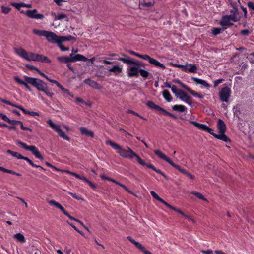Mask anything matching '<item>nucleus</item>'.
I'll use <instances>...</instances> for the list:
<instances>
[{"mask_svg": "<svg viewBox=\"0 0 254 254\" xmlns=\"http://www.w3.org/2000/svg\"><path fill=\"white\" fill-rule=\"evenodd\" d=\"M126 58H119V61L123 62L124 63L127 65H130L127 69V76L129 77L135 76L138 77L139 75V70L141 66V63L138 61H135L133 59L128 56H127L125 54H122Z\"/></svg>", "mask_w": 254, "mask_h": 254, "instance_id": "nucleus-1", "label": "nucleus"}, {"mask_svg": "<svg viewBox=\"0 0 254 254\" xmlns=\"http://www.w3.org/2000/svg\"><path fill=\"white\" fill-rule=\"evenodd\" d=\"M24 79L26 80L29 84L35 87L38 91L44 92L47 96L52 98L54 93L48 87L47 84L42 80L27 76H24Z\"/></svg>", "mask_w": 254, "mask_h": 254, "instance_id": "nucleus-2", "label": "nucleus"}, {"mask_svg": "<svg viewBox=\"0 0 254 254\" xmlns=\"http://www.w3.org/2000/svg\"><path fill=\"white\" fill-rule=\"evenodd\" d=\"M127 152L126 153L125 155L127 157H123L125 158H128L130 159H132L134 157H135L137 162L142 166H146L147 168H150L157 172L158 174H160L162 176H163L164 178L166 180L168 179L167 176L160 170L157 169L155 167H154L153 165L150 163H146L131 148L129 147H127Z\"/></svg>", "mask_w": 254, "mask_h": 254, "instance_id": "nucleus-3", "label": "nucleus"}, {"mask_svg": "<svg viewBox=\"0 0 254 254\" xmlns=\"http://www.w3.org/2000/svg\"><path fill=\"white\" fill-rule=\"evenodd\" d=\"M190 123L193 125L195 126L197 128L202 131H204L209 133L213 135L215 138L222 140L226 143L230 142L229 138L225 134V133H220V134H216L213 132V130L209 128L207 125L205 124H200L195 121H190Z\"/></svg>", "mask_w": 254, "mask_h": 254, "instance_id": "nucleus-4", "label": "nucleus"}, {"mask_svg": "<svg viewBox=\"0 0 254 254\" xmlns=\"http://www.w3.org/2000/svg\"><path fill=\"white\" fill-rule=\"evenodd\" d=\"M155 154L161 159H162L167 163H168L170 165H171L172 166L174 167L175 168L178 170L179 171L182 172V173L187 175L188 173V172H187L185 169L182 168L180 166L176 165L175 164L171 159H170L169 157H168L166 155H165L164 153H163L160 150H154Z\"/></svg>", "mask_w": 254, "mask_h": 254, "instance_id": "nucleus-5", "label": "nucleus"}, {"mask_svg": "<svg viewBox=\"0 0 254 254\" xmlns=\"http://www.w3.org/2000/svg\"><path fill=\"white\" fill-rule=\"evenodd\" d=\"M16 144L25 150H29L32 152V154L37 158L43 160V157L41 154L40 152L37 148L34 145L28 146L26 143L18 140L16 142Z\"/></svg>", "mask_w": 254, "mask_h": 254, "instance_id": "nucleus-6", "label": "nucleus"}, {"mask_svg": "<svg viewBox=\"0 0 254 254\" xmlns=\"http://www.w3.org/2000/svg\"><path fill=\"white\" fill-rule=\"evenodd\" d=\"M146 105L148 107H149L150 109L155 110L158 111V113L160 114H162L164 115H168V116H169L171 117L174 118L175 119L176 118V117L174 115L168 112V111L165 110L164 109H163V108H161V107H160L159 106L155 104L153 101H148L146 102Z\"/></svg>", "mask_w": 254, "mask_h": 254, "instance_id": "nucleus-7", "label": "nucleus"}, {"mask_svg": "<svg viewBox=\"0 0 254 254\" xmlns=\"http://www.w3.org/2000/svg\"><path fill=\"white\" fill-rule=\"evenodd\" d=\"M48 125L50 127L54 130L56 132H57L59 135V136L66 140L69 141L70 140L69 137H68L61 128V127L60 125L55 124L54 123L51 119L48 120L47 121Z\"/></svg>", "mask_w": 254, "mask_h": 254, "instance_id": "nucleus-8", "label": "nucleus"}, {"mask_svg": "<svg viewBox=\"0 0 254 254\" xmlns=\"http://www.w3.org/2000/svg\"><path fill=\"white\" fill-rule=\"evenodd\" d=\"M27 60L41 62L47 63H50L51 62V61L46 56L41 54H35L32 52H31Z\"/></svg>", "mask_w": 254, "mask_h": 254, "instance_id": "nucleus-9", "label": "nucleus"}, {"mask_svg": "<svg viewBox=\"0 0 254 254\" xmlns=\"http://www.w3.org/2000/svg\"><path fill=\"white\" fill-rule=\"evenodd\" d=\"M231 94V90L226 86L222 88L219 92V98L221 101L228 102Z\"/></svg>", "mask_w": 254, "mask_h": 254, "instance_id": "nucleus-10", "label": "nucleus"}, {"mask_svg": "<svg viewBox=\"0 0 254 254\" xmlns=\"http://www.w3.org/2000/svg\"><path fill=\"white\" fill-rule=\"evenodd\" d=\"M106 144L110 145L114 149L117 150V153L119 154L121 157H127L125 155L127 152V149L123 148L119 144L112 141L111 140H107L106 141Z\"/></svg>", "mask_w": 254, "mask_h": 254, "instance_id": "nucleus-11", "label": "nucleus"}, {"mask_svg": "<svg viewBox=\"0 0 254 254\" xmlns=\"http://www.w3.org/2000/svg\"><path fill=\"white\" fill-rule=\"evenodd\" d=\"M45 37L49 43L57 44L61 43V36L57 35L53 32L48 31Z\"/></svg>", "mask_w": 254, "mask_h": 254, "instance_id": "nucleus-12", "label": "nucleus"}, {"mask_svg": "<svg viewBox=\"0 0 254 254\" xmlns=\"http://www.w3.org/2000/svg\"><path fill=\"white\" fill-rule=\"evenodd\" d=\"M176 97L187 103L189 105L192 106V103L191 101V97L189 96L185 91L179 90V92L178 93Z\"/></svg>", "mask_w": 254, "mask_h": 254, "instance_id": "nucleus-13", "label": "nucleus"}, {"mask_svg": "<svg viewBox=\"0 0 254 254\" xmlns=\"http://www.w3.org/2000/svg\"><path fill=\"white\" fill-rule=\"evenodd\" d=\"M127 238L128 241H129L131 243L133 244L137 248L140 250L145 254H153L150 251L146 250V249L142 245L135 241L133 239H132L131 237L127 236Z\"/></svg>", "mask_w": 254, "mask_h": 254, "instance_id": "nucleus-14", "label": "nucleus"}, {"mask_svg": "<svg viewBox=\"0 0 254 254\" xmlns=\"http://www.w3.org/2000/svg\"><path fill=\"white\" fill-rule=\"evenodd\" d=\"M37 11L36 9L33 10H27L26 12V15L31 18H35L36 19H42L44 18V15L41 14H38Z\"/></svg>", "mask_w": 254, "mask_h": 254, "instance_id": "nucleus-15", "label": "nucleus"}, {"mask_svg": "<svg viewBox=\"0 0 254 254\" xmlns=\"http://www.w3.org/2000/svg\"><path fill=\"white\" fill-rule=\"evenodd\" d=\"M14 51L15 53L21 57L28 60L29 56L31 52H28L26 50H25L23 48H14Z\"/></svg>", "mask_w": 254, "mask_h": 254, "instance_id": "nucleus-16", "label": "nucleus"}, {"mask_svg": "<svg viewBox=\"0 0 254 254\" xmlns=\"http://www.w3.org/2000/svg\"><path fill=\"white\" fill-rule=\"evenodd\" d=\"M84 82L92 87V88L95 89H101L102 88V86L100 84L97 83V82L92 80L90 79H86L84 80Z\"/></svg>", "mask_w": 254, "mask_h": 254, "instance_id": "nucleus-17", "label": "nucleus"}, {"mask_svg": "<svg viewBox=\"0 0 254 254\" xmlns=\"http://www.w3.org/2000/svg\"><path fill=\"white\" fill-rule=\"evenodd\" d=\"M70 56H71V62H74L76 61H86L88 59L85 56L81 54H77L75 56H73V53H71Z\"/></svg>", "mask_w": 254, "mask_h": 254, "instance_id": "nucleus-18", "label": "nucleus"}, {"mask_svg": "<svg viewBox=\"0 0 254 254\" xmlns=\"http://www.w3.org/2000/svg\"><path fill=\"white\" fill-rule=\"evenodd\" d=\"M13 78L15 81L18 84L24 85L28 90L29 91H31V89L28 85L29 84L26 80H22L18 76H14Z\"/></svg>", "mask_w": 254, "mask_h": 254, "instance_id": "nucleus-19", "label": "nucleus"}, {"mask_svg": "<svg viewBox=\"0 0 254 254\" xmlns=\"http://www.w3.org/2000/svg\"><path fill=\"white\" fill-rule=\"evenodd\" d=\"M48 203L50 205H54L57 208H59L64 215L67 214V212L64 209V208L58 202H56L54 200H50Z\"/></svg>", "mask_w": 254, "mask_h": 254, "instance_id": "nucleus-20", "label": "nucleus"}, {"mask_svg": "<svg viewBox=\"0 0 254 254\" xmlns=\"http://www.w3.org/2000/svg\"><path fill=\"white\" fill-rule=\"evenodd\" d=\"M48 203L50 205H54L57 208H59L64 215L67 214V212L64 209V208L58 202H56L54 200H50Z\"/></svg>", "mask_w": 254, "mask_h": 254, "instance_id": "nucleus-21", "label": "nucleus"}, {"mask_svg": "<svg viewBox=\"0 0 254 254\" xmlns=\"http://www.w3.org/2000/svg\"><path fill=\"white\" fill-rule=\"evenodd\" d=\"M228 15L222 16L221 20L220 21L219 24L222 26H232L233 23L231 22L230 19L228 18Z\"/></svg>", "mask_w": 254, "mask_h": 254, "instance_id": "nucleus-22", "label": "nucleus"}, {"mask_svg": "<svg viewBox=\"0 0 254 254\" xmlns=\"http://www.w3.org/2000/svg\"><path fill=\"white\" fill-rule=\"evenodd\" d=\"M217 127L219 133H225L226 127V125L223 120L221 119L218 120Z\"/></svg>", "mask_w": 254, "mask_h": 254, "instance_id": "nucleus-23", "label": "nucleus"}, {"mask_svg": "<svg viewBox=\"0 0 254 254\" xmlns=\"http://www.w3.org/2000/svg\"><path fill=\"white\" fill-rule=\"evenodd\" d=\"M185 72H189L191 73H196L197 72V67L193 64H187L185 65Z\"/></svg>", "mask_w": 254, "mask_h": 254, "instance_id": "nucleus-24", "label": "nucleus"}, {"mask_svg": "<svg viewBox=\"0 0 254 254\" xmlns=\"http://www.w3.org/2000/svg\"><path fill=\"white\" fill-rule=\"evenodd\" d=\"M79 129L82 134L85 135L87 136H90L92 138L94 137V134L93 131L89 130L84 127H81Z\"/></svg>", "mask_w": 254, "mask_h": 254, "instance_id": "nucleus-25", "label": "nucleus"}, {"mask_svg": "<svg viewBox=\"0 0 254 254\" xmlns=\"http://www.w3.org/2000/svg\"><path fill=\"white\" fill-rule=\"evenodd\" d=\"M149 63L150 64H153V65H154L155 66L159 67H160V68H161L162 69H165L166 68V67H165V66L164 64H162L159 61H158L156 59H153L152 58H151V59L149 61Z\"/></svg>", "mask_w": 254, "mask_h": 254, "instance_id": "nucleus-26", "label": "nucleus"}, {"mask_svg": "<svg viewBox=\"0 0 254 254\" xmlns=\"http://www.w3.org/2000/svg\"><path fill=\"white\" fill-rule=\"evenodd\" d=\"M172 109L179 112H184L187 110V107L182 105H175L172 106Z\"/></svg>", "mask_w": 254, "mask_h": 254, "instance_id": "nucleus-27", "label": "nucleus"}, {"mask_svg": "<svg viewBox=\"0 0 254 254\" xmlns=\"http://www.w3.org/2000/svg\"><path fill=\"white\" fill-rule=\"evenodd\" d=\"M13 238L17 240L18 242L24 243L25 242V238L23 234L18 233L13 235Z\"/></svg>", "mask_w": 254, "mask_h": 254, "instance_id": "nucleus-28", "label": "nucleus"}, {"mask_svg": "<svg viewBox=\"0 0 254 254\" xmlns=\"http://www.w3.org/2000/svg\"><path fill=\"white\" fill-rule=\"evenodd\" d=\"M150 193L154 198L159 201L160 202L164 204L165 206H166L167 204H168L167 202H166L164 200L160 197L155 191L152 190L150 191Z\"/></svg>", "mask_w": 254, "mask_h": 254, "instance_id": "nucleus-29", "label": "nucleus"}, {"mask_svg": "<svg viewBox=\"0 0 254 254\" xmlns=\"http://www.w3.org/2000/svg\"><path fill=\"white\" fill-rule=\"evenodd\" d=\"M58 61L62 63H68L71 62V56L70 57L66 56H61L57 58Z\"/></svg>", "mask_w": 254, "mask_h": 254, "instance_id": "nucleus-30", "label": "nucleus"}, {"mask_svg": "<svg viewBox=\"0 0 254 254\" xmlns=\"http://www.w3.org/2000/svg\"><path fill=\"white\" fill-rule=\"evenodd\" d=\"M162 95L164 99L167 101V102H171L172 100V98L171 96V95L169 91L167 90H164L163 91Z\"/></svg>", "mask_w": 254, "mask_h": 254, "instance_id": "nucleus-31", "label": "nucleus"}, {"mask_svg": "<svg viewBox=\"0 0 254 254\" xmlns=\"http://www.w3.org/2000/svg\"><path fill=\"white\" fill-rule=\"evenodd\" d=\"M47 32V30H38L35 29L33 30V32L35 34L44 37H46Z\"/></svg>", "mask_w": 254, "mask_h": 254, "instance_id": "nucleus-32", "label": "nucleus"}, {"mask_svg": "<svg viewBox=\"0 0 254 254\" xmlns=\"http://www.w3.org/2000/svg\"><path fill=\"white\" fill-rule=\"evenodd\" d=\"M79 179L82 180L87 182L93 189H96L97 187V186L95 184H93L92 182H91L89 180L83 176H80Z\"/></svg>", "mask_w": 254, "mask_h": 254, "instance_id": "nucleus-33", "label": "nucleus"}, {"mask_svg": "<svg viewBox=\"0 0 254 254\" xmlns=\"http://www.w3.org/2000/svg\"><path fill=\"white\" fill-rule=\"evenodd\" d=\"M191 193L194 195L198 198L204 200L205 201H208L207 199L204 197V196L201 193L195 191L191 192Z\"/></svg>", "mask_w": 254, "mask_h": 254, "instance_id": "nucleus-34", "label": "nucleus"}, {"mask_svg": "<svg viewBox=\"0 0 254 254\" xmlns=\"http://www.w3.org/2000/svg\"><path fill=\"white\" fill-rule=\"evenodd\" d=\"M22 159H23V160L26 161L32 167H36V168H40L41 169L44 170V169L42 167H41V166L37 165L36 164H34L33 162L30 159H29L28 157H27L23 156Z\"/></svg>", "mask_w": 254, "mask_h": 254, "instance_id": "nucleus-35", "label": "nucleus"}, {"mask_svg": "<svg viewBox=\"0 0 254 254\" xmlns=\"http://www.w3.org/2000/svg\"><path fill=\"white\" fill-rule=\"evenodd\" d=\"M21 111L25 114H27L29 115H30L31 116L34 117L36 116H39V113L36 112L34 111H29L27 110H26L24 108H22Z\"/></svg>", "mask_w": 254, "mask_h": 254, "instance_id": "nucleus-36", "label": "nucleus"}, {"mask_svg": "<svg viewBox=\"0 0 254 254\" xmlns=\"http://www.w3.org/2000/svg\"><path fill=\"white\" fill-rule=\"evenodd\" d=\"M7 152L8 154H11L13 157H16V158H17L18 159H22V157L23 156L22 155H21L20 154L18 153V152H13V151H11V150H8L7 151Z\"/></svg>", "mask_w": 254, "mask_h": 254, "instance_id": "nucleus-37", "label": "nucleus"}, {"mask_svg": "<svg viewBox=\"0 0 254 254\" xmlns=\"http://www.w3.org/2000/svg\"><path fill=\"white\" fill-rule=\"evenodd\" d=\"M166 206L168 208L176 211V212L180 214L184 217L185 215V214L183 211H182L181 210L178 209L174 206H172V205H170L169 203H168Z\"/></svg>", "mask_w": 254, "mask_h": 254, "instance_id": "nucleus-38", "label": "nucleus"}, {"mask_svg": "<svg viewBox=\"0 0 254 254\" xmlns=\"http://www.w3.org/2000/svg\"><path fill=\"white\" fill-rule=\"evenodd\" d=\"M52 15L55 17V20H61L65 18H68L67 15L64 13H61L56 15L55 13H53Z\"/></svg>", "mask_w": 254, "mask_h": 254, "instance_id": "nucleus-39", "label": "nucleus"}, {"mask_svg": "<svg viewBox=\"0 0 254 254\" xmlns=\"http://www.w3.org/2000/svg\"><path fill=\"white\" fill-rule=\"evenodd\" d=\"M109 71L111 72L121 73L122 71V68L119 66L118 65H115L111 68L109 69Z\"/></svg>", "mask_w": 254, "mask_h": 254, "instance_id": "nucleus-40", "label": "nucleus"}, {"mask_svg": "<svg viewBox=\"0 0 254 254\" xmlns=\"http://www.w3.org/2000/svg\"><path fill=\"white\" fill-rule=\"evenodd\" d=\"M228 18L231 21L236 22L240 20V17L236 16V15H228Z\"/></svg>", "mask_w": 254, "mask_h": 254, "instance_id": "nucleus-41", "label": "nucleus"}, {"mask_svg": "<svg viewBox=\"0 0 254 254\" xmlns=\"http://www.w3.org/2000/svg\"><path fill=\"white\" fill-rule=\"evenodd\" d=\"M226 28H214L212 30V33L214 35H217L220 34L222 31H224Z\"/></svg>", "mask_w": 254, "mask_h": 254, "instance_id": "nucleus-42", "label": "nucleus"}, {"mask_svg": "<svg viewBox=\"0 0 254 254\" xmlns=\"http://www.w3.org/2000/svg\"><path fill=\"white\" fill-rule=\"evenodd\" d=\"M60 39H61V43H62L63 42H64L66 41H69V40H71L73 39H75L74 37L71 35H69L67 36H61Z\"/></svg>", "mask_w": 254, "mask_h": 254, "instance_id": "nucleus-43", "label": "nucleus"}, {"mask_svg": "<svg viewBox=\"0 0 254 254\" xmlns=\"http://www.w3.org/2000/svg\"><path fill=\"white\" fill-rule=\"evenodd\" d=\"M139 73H140V75L144 78L148 77L149 74V73L148 71L141 68H140L139 70Z\"/></svg>", "mask_w": 254, "mask_h": 254, "instance_id": "nucleus-44", "label": "nucleus"}, {"mask_svg": "<svg viewBox=\"0 0 254 254\" xmlns=\"http://www.w3.org/2000/svg\"><path fill=\"white\" fill-rule=\"evenodd\" d=\"M175 82L176 83H178L179 85H180L183 88H184V89H186L189 92H190V90H191V89L190 88L188 87L185 84L182 83L180 80H176Z\"/></svg>", "mask_w": 254, "mask_h": 254, "instance_id": "nucleus-45", "label": "nucleus"}, {"mask_svg": "<svg viewBox=\"0 0 254 254\" xmlns=\"http://www.w3.org/2000/svg\"><path fill=\"white\" fill-rule=\"evenodd\" d=\"M190 93L191 94H192L193 96L196 97H198L200 99L203 98L204 97L203 95L200 94V93L196 92L192 90V89L190 90Z\"/></svg>", "mask_w": 254, "mask_h": 254, "instance_id": "nucleus-46", "label": "nucleus"}, {"mask_svg": "<svg viewBox=\"0 0 254 254\" xmlns=\"http://www.w3.org/2000/svg\"><path fill=\"white\" fill-rule=\"evenodd\" d=\"M10 5L15 7L18 11H20L21 8L22 7V3H18L15 2L11 3Z\"/></svg>", "mask_w": 254, "mask_h": 254, "instance_id": "nucleus-47", "label": "nucleus"}, {"mask_svg": "<svg viewBox=\"0 0 254 254\" xmlns=\"http://www.w3.org/2000/svg\"><path fill=\"white\" fill-rule=\"evenodd\" d=\"M58 87L59 88L61 89V90L63 92H64V93H66L68 95H70V92L69 91V90L65 88L64 87V86L63 85H62L61 84H60V85L58 86Z\"/></svg>", "mask_w": 254, "mask_h": 254, "instance_id": "nucleus-48", "label": "nucleus"}, {"mask_svg": "<svg viewBox=\"0 0 254 254\" xmlns=\"http://www.w3.org/2000/svg\"><path fill=\"white\" fill-rule=\"evenodd\" d=\"M68 193L71 195L74 198L77 199V200H83V199L82 197L78 196V195H77L75 193H72L71 192H68Z\"/></svg>", "mask_w": 254, "mask_h": 254, "instance_id": "nucleus-49", "label": "nucleus"}, {"mask_svg": "<svg viewBox=\"0 0 254 254\" xmlns=\"http://www.w3.org/2000/svg\"><path fill=\"white\" fill-rule=\"evenodd\" d=\"M57 45L59 47V48H60L61 50L62 51H69V48L68 47H64L62 44V43H60L59 44H58Z\"/></svg>", "mask_w": 254, "mask_h": 254, "instance_id": "nucleus-50", "label": "nucleus"}, {"mask_svg": "<svg viewBox=\"0 0 254 254\" xmlns=\"http://www.w3.org/2000/svg\"><path fill=\"white\" fill-rule=\"evenodd\" d=\"M10 10L11 8L9 7H5L3 6L1 7V11L2 13L4 14L8 13L10 11Z\"/></svg>", "mask_w": 254, "mask_h": 254, "instance_id": "nucleus-51", "label": "nucleus"}, {"mask_svg": "<svg viewBox=\"0 0 254 254\" xmlns=\"http://www.w3.org/2000/svg\"><path fill=\"white\" fill-rule=\"evenodd\" d=\"M8 123L13 126H16V125H19V123H21V121L14 120H12L9 119Z\"/></svg>", "mask_w": 254, "mask_h": 254, "instance_id": "nucleus-52", "label": "nucleus"}, {"mask_svg": "<svg viewBox=\"0 0 254 254\" xmlns=\"http://www.w3.org/2000/svg\"><path fill=\"white\" fill-rule=\"evenodd\" d=\"M139 58L143 59L145 60H148V62H149V61L150 60V59L151 58V57H150L149 56H148V55H146V54H145V55L139 54Z\"/></svg>", "mask_w": 254, "mask_h": 254, "instance_id": "nucleus-53", "label": "nucleus"}, {"mask_svg": "<svg viewBox=\"0 0 254 254\" xmlns=\"http://www.w3.org/2000/svg\"><path fill=\"white\" fill-rule=\"evenodd\" d=\"M0 117L3 120H4V121L7 122H8V121H9V120L10 119L6 115H5V114H4L3 113H0Z\"/></svg>", "mask_w": 254, "mask_h": 254, "instance_id": "nucleus-54", "label": "nucleus"}, {"mask_svg": "<svg viewBox=\"0 0 254 254\" xmlns=\"http://www.w3.org/2000/svg\"><path fill=\"white\" fill-rule=\"evenodd\" d=\"M171 88L173 93H174L175 95L177 96V94L179 92V90H177V87L175 85H173V86H172Z\"/></svg>", "mask_w": 254, "mask_h": 254, "instance_id": "nucleus-55", "label": "nucleus"}, {"mask_svg": "<svg viewBox=\"0 0 254 254\" xmlns=\"http://www.w3.org/2000/svg\"><path fill=\"white\" fill-rule=\"evenodd\" d=\"M230 12L233 15H236V16H239L238 8H233V9L231 10Z\"/></svg>", "mask_w": 254, "mask_h": 254, "instance_id": "nucleus-56", "label": "nucleus"}, {"mask_svg": "<svg viewBox=\"0 0 254 254\" xmlns=\"http://www.w3.org/2000/svg\"><path fill=\"white\" fill-rule=\"evenodd\" d=\"M19 125H20V128L23 130H28L30 132H32V130L28 128V127H25L23 126V123L21 122V123H19Z\"/></svg>", "mask_w": 254, "mask_h": 254, "instance_id": "nucleus-57", "label": "nucleus"}, {"mask_svg": "<svg viewBox=\"0 0 254 254\" xmlns=\"http://www.w3.org/2000/svg\"><path fill=\"white\" fill-rule=\"evenodd\" d=\"M247 5L250 9L254 11V3L253 2L249 1L247 3Z\"/></svg>", "mask_w": 254, "mask_h": 254, "instance_id": "nucleus-58", "label": "nucleus"}, {"mask_svg": "<svg viewBox=\"0 0 254 254\" xmlns=\"http://www.w3.org/2000/svg\"><path fill=\"white\" fill-rule=\"evenodd\" d=\"M192 80L195 82L197 84H200L202 79H199L196 77H192Z\"/></svg>", "mask_w": 254, "mask_h": 254, "instance_id": "nucleus-59", "label": "nucleus"}, {"mask_svg": "<svg viewBox=\"0 0 254 254\" xmlns=\"http://www.w3.org/2000/svg\"><path fill=\"white\" fill-rule=\"evenodd\" d=\"M0 171H2L3 172L9 173V174H11V173L12 172V170H8V169H5L4 168H0Z\"/></svg>", "mask_w": 254, "mask_h": 254, "instance_id": "nucleus-60", "label": "nucleus"}, {"mask_svg": "<svg viewBox=\"0 0 254 254\" xmlns=\"http://www.w3.org/2000/svg\"><path fill=\"white\" fill-rule=\"evenodd\" d=\"M241 34L243 35H248L250 33V32L247 29H244V30H241Z\"/></svg>", "mask_w": 254, "mask_h": 254, "instance_id": "nucleus-61", "label": "nucleus"}, {"mask_svg": "<svg viewBox=\"0 0 254 254\" xmlns=\"http://www.w3.org/2000/svg\"><path fill=\"white\" fill-rule=\"evenodd\" d=\"M27 67L30 70H33V71H36L37 72L39 70L37 67H36L33 65H27Z\"/></svg>", "mask_w": 254, "mask_h": 254, "instance_id": "nucleus-62", "label": "nucleus"}, {"mask_svg": "<svg viewBox=\"0 0 254 254\" xmlns=\"http://www.w3.org/2000/svg\"><path fill=\"white\" fill-rule=\"evenodd\" d=\"M200 84L202 85L207 88L210 87V85L206 82V81H205L204 80H202Z\"/></svg>", "mask_w": 254, "mask_h": 254, "instance_id": "nucleus-63", "label": "nucleus"}, {"mask_svg": "<svg viewBox=\"0 0 254 254\" xmlns=\"http://www.w3.org/2000/svg\"><path fill=\"white\" fill-rule=\"evenodd\" d=\"M201 252L204 254H212L213 253V251L211 250H208L207 251L202 250Z\"/></svg>", "mask_w": 254, "mask_h": 254, "instance_id": "nucleus-64", "label": "nucleus"}]
</instances>
